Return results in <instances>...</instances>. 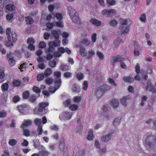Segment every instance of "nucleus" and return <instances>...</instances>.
I'll list each match as a JSON object with an SVG mask.
<instances>
[{
	"instance_id": "nucleus-1",
	"label": "nucleus",
	"mask_w": 156,
	"mask_h": 156,
	"mask_svg": "<svg viewBox=\"0 0 156 156\" xmlns=\"http://www.w3.org/2000/svg\"><path fill=\"white\" fill-rule=\"evenodd\" d=\"M147 136L144 143L145 148L148 150L154 149L156 146V136L153 135L151 133H148Z\"/></svg>"
},
{
	"instance_id": "nucleus-2",
	"label": "nucleus",
	"mask_w": 156,
	"mask_h": 156,
	"mask_svg": "<svg viewBox=\"0 0 156 156\" xmlns=\"http://www.w3.org/2000/svg\"><path fill=\"white\" fill-rule=\"evenodd\" d=\"M11 29L8 28L6 31V34L7 36L8 41H5L6 46L8 47L12 46L14 44L17 40V35L15 32H12L10 35Z\"/></svg>"
},
{
	"instance_id": "nucleus-3",
	"label": "nucleus",
	"mask_w": 156,
	"mask_h": 156,
	"mask_svg": "<svg viewBox=\"0 0 156 156\" xmlns=\"http://www.w3.org/2000/svg\"><path fill=\"white\" fill-rule=\"evenodd\" d=\"M48 102L43 101L39 103L38 105V108L37 113L38 114L43 115L48 111V109L46 108L48 106Z\"/></svg>"
},
{
	"instance_id": "nucleus-4",
	"label": "nucleus",
	"mask_w": 156,
	"mask_h": 156,
	"mask_svg": "<svg viewBox=\"0 0 156 156\" xmlns=\"http://www.w3.org/2000/svg\"><path fill=\"white\" fill-rule=\"evenodd\" d=\"M68 11L70 17L74 23L79 22V19L76 10L71 6L68 7Z\"/></svg>"
},
{
	"instance_id": "nucleus-5",
	"label": "nucleus",
	"mask_w": 156,
	"mask_h": 156,
	"mask_svg": "<svg viewBox=\"0 0 156 156\" xmlns=\"http://www.w3.org/2000/svg\"><path fill=\"white\" fill-rule=\"evenodd\" d=\"M146 89L147 91L152 92L154 95H156V87H154V85L152 84L151 81H147Z\"/></svg>"
},
{
	"instance_id": "nucleus-6",
	"label": "nucleus",
	"mask_w": 156,
	"mask_h": 156,
	"mask_svg": "<svg viewBox=\"0 0 156 156\" xmlns=\"http://www.w3.org/2000/svg\"><path fill=\"white\" fill-rule=\"evenodd\" d=\"M114 130L112 129L108 133V134L106 135H104L101 138V140L103 142H108L112 138V136L114 133Z\"/></svg>"
},
{
	"instance_id": "nucleus-7",
	"label": "nucleus",
	"mask_w": 156,
	"mask_h": 156,
	"mask_svg": "<svg viewBox=\"0 0 156 156\" xmlns=\"http://www.w3.org/2000/svg\"><path fill=\"white\" fill-rule=\"evenodd\" d=\"M73 114L69 113L68 112H64L63 113L60 114L59 117L62 119H69L72 118Z\"/></svg>"
},
{
	"instance_id": "nucleus-8",
	"label": "nucleus",
	"mask_w": 156,
	"mask_h": 156,
	"mask_svg": "<svg viewBox=\"0 0 156 156\" xmlns=\"http://www.w3.org/2000/svg\"><path fill=\"white\" fill-rule=\"evenodd\" d=\"M28 44V48L31 51H34L35 47L34 45L35 43L34 39L32 37L29 38L27 40Z\"/></svg>"
},
{
	"instance_id": "nucleus-9",
	"label": "nucleus",
	"mask_w": 156,
	"mask_h": 156,
	"mask_svg": "<svg viewBox=\"0 0 156 156\" xmlns=\"http://www.w3.org/2000/svg\"><path fill=\"white\" fill-rule=\"evenodd\" d=\"M52 72V71L51 68H48L45 70L44 73L38 74L37 78H44V77H48L51 74Z\"/></svg>"
},
{
	"instance_id": "nucleus-10",
	"label": "nucleus",
	"mask_w": 156,
	"mask_h": 156,
	"mask_svg": "<svg viewBox=\"0 0 156 156\" xmlns=\"http://www.w3.org/2000/svg\"><path fill=\"white\" fill-rule=\"evenodd\" d=\"M115 10L114 9H111L110 10L105 9L103 10L101 12L102 14L109 16L114 15L115 13Z\"/></svg>"
},
{
	"instance_id": "nucleus-11",
	"label": "nucleus",
	"mask_w": 156,
	"mask_h": 156,
	"mask_svg": "<svg viewBox=\"0 0 156 156\" xmlns=\"http://www.w3.org/2000/svg\"><path fill=\"white\" fill-rule=\"evenodd\" d=\"M65 48L63 47H60L58 48L57 51L54 53V56L59 57L61 56L62 53L65 52Z\"/></svg>"
},
{
	"instance_id": "nucleus-12",
	"label": "nucleus",
	"mask_w": 156,
	"mask_h": 156,
	"mask_svg": "<svg viewBox=\"0 0 156 156\" xmlns=\"http://www.w3.org/2000/svg\"><path fill=\"white\" fill-rule=\"evenodd\" d=\"M27 105L23 104L18 106V109L21 113L25 114L27 109Z\"/></svg>"
},
{
	"instance_id": "nucleus-13",
	"label": "nucleus",
	"mask_w": 156,
	"mask_h": 156,
	"mask_svg": "<svg viewBox=\"0 0 156 156\" xmlns=\"http://www.w3.org/2000/svg\"><path fill=\"white\" fill-rule=\"evenodd\" d=\"M128 27L121 26L119 30L118 33L120 34H125L127 33L129 30Z\"/></svg>"
},
{
	"instance_id": "nucleus-14",
	"label": "nucleus",
	"mask_w": 156,
	"mask_h": 156,
	"mask_svg": "<svg viewBox=\"0 0 156 156\" xmlns=\"http://www.w3.org/2000/svg\"><path fill=\"white\" fill-rule=\"evenodd\" d=\"M76 47L80 48V55L82 56H85L86 53L85 52V49L81 45V44H77L76 45Z\"/></svg>"
},
{
	"instance_id": "nucleus-15",
	"label": "nucleus",
	"mask_w": 156,
	"mask_h": 156,
	"mask_svg": "<svg viewBox=\"0 0 156 156\" xmlns=\"http://www.w3.org/2000/svg\"><path fill=\"white\" fill-rule=\"evenodd\" d=\"M65 140L62 138L60 140L59 142V148L60 150L62 151H65V148H66V149L67 148V146L65 144Z\"/></svg>"
},
{
	"instance_id": "nucleus-16",
	"label": "nucleus",
	"mask_w": 156,
	"mask_h": 156,
	"mask_svg": "<svg viewBox=\"0 0 156 156\" xmlns=\"http://www.w3.org/2000/svg\"><path fill=\"white\" fill-rule=\"evenodd\" d=\"M51 33L55 39H58L59 38L61 32L58 30H52L51 31Z\"/></svg>"
},
{
	"instance_id": "nucleus-17",
	"label": "nucleus",
	"mask_w": 156,
	"mask_h": 156,
	"mask_svg": "<svg viewBox=\"0 0 156 156\" xmlns=\"http://www.w3.org/2000/svg\"><path fill=\"white\" fill-rule=\"evenodd\" d=\"M119 105L118 101L116 99H112L110 101V105L114 108H116Z\"/></svg>"
},
{
	"instance_id": "nucleus-18",
	"label": "nucleus",
	"mask_w": 156,
	"mask_h": 156,
	"mask_svg": "<svg viewBox=\"0 0 156 156\" xmlns=\"http://www.w3.org/2000/svg\"><path fill=\"white\" fill-rule=\"evenodd\" d=\"M98 88L103 94L105 92L109 89L108 86L106 84H104L103 85L101 86Z\"/></svg>"
},
{
	"instance_id": "nucleus-19",
	"label": "nucleus",
	"mask_w": 156,
	"mask_h": 156,
	"mask_svg": "<svg viewBox=\"0 0 156 156\" xmlns=\"http://www.w3.org/2000/svg\"><path fill=\"white\" fill-rule=\"evenodd\" d=\"M32 124V122L30 120H25L23 123H22V125L20 126V128L23 129L26 126L31 125Z\"/></svg>"
},
{
	"instance_id": "nucleus-20",
	"label": "nucleus",
	"mask_w": 156,
	"mask_h": 156,
	"mask_svg": "<svg viewBox=\"0 0 156 156\" xmlns=\"http://www.w3.org/2000/svg\"><path fill=\"white\" fill-rule=\"evenodd\" d=\"M83 130V126L82 123L78 124L76 128V132L80 134L82 133Z\"/></svg>"
},
{
	"instance_id": "nucleus-21",
	"label": "nucleus",
	"mask_w": 156,
	"mask_h": 156,
	"mask_svg": "<svg viewBox=\"0 0 156 156\" xmlns=\"http://www.w3.org/2000/svg\"><path fill=\"white\" fill-rule=\"evenodd\" d=\"M89 133L87 137V139L89 140H92L94 138V136L93 134V131L92 129H90L88 131Z\"/></svg>"
},
{
	"instance_id": "nucleus-22",
	"label": "nucleus",
	"mask_w": 156,
	"mask_h": 156,
	"mask_svg": "<svg viewBox=\"0 0 156 156\" xmlns=\"http://www.w3.org/2000/svg\"><path fill=\"white\" fill-rule=\"evenodd\" d=\"M72 90L74 93H78L80 90L79 85L76 83H74L72 86Z\"/></svg>"
},
{
	"instance_id": "nucleus-23",
	"label": "nucleus",
	"mask_w": 156,
	"mask_h": 156,
	"mask_svg": "<svg viewBox=\"0 0 156 156\" xmlns=\"http://www.w3.org/2000/svg\"><path fill=\"white\" fill-rule=\"evenodd\" d=\"M124 60V58L120 57H113L111 59V62L112 63L116 62H121Z\"/></svg>"
},
{
	"instance_id": "nucleus-24",
	"label": "nucleus",
	"mask_w": 156,
	"mask_h": 156,
	"mask_svg": "<svg viewBox=\"0 0 156 156\" xmlns=\"http://www.w3.org/2000/svg\"><path fill=\"white\" fill-rule=\"evenodd\" d=\"M94 51L91 50L86 53L85 56L86 58L90 59V58L91 57L94 56Z\"/></svg>"
},
{
	"instance_id": "nucleus-25",
	"label": "nucleus",
	"mask_w": 156,
	"mask_h": 156,
	"mask_svg": "<svg viewBox=\"0 0 156 156\" xmlns=\"http://www.w3.org/2000/svg\"><path fill=\"white\" fill-rule=\"evenodd\" d=\"M50 43L53 46L58 47L60 45V41L58 39H56L53 42H51Z\"/></svg>"
},
{
	"instance_id": "nucleus-26",
	"label": "nucleus",
	"mask_w": 156,
	"mask_h": 156,
	"mask_svg": "<svg viewBox=\"0 0 156 156\" xmlns=\"http://www.w3.org/2000/svg\"><path fill=\"white\" fill-rule=\"evenodd\" d=\"M60 79H58L57 80L55 81V82L54 87L57 89L59 87L61 84L62 81Z\"/></svg>"
},
{
	"instance_id": "nucleus-27",
	"label": "nucleus",
	"mask_w": 156,
	"mask_h": 156,
	"mask_svg": "<svg viewBox=\"0 0 156 156\" xmlns=\"http://www.w3.org/2000/svg\"><path fill=\"white\" fill-rule=\"evenodd\" d=\"M6 9L9 11H13L15 9V6L12 4H9L6 6Z\"/></svg>"
},
{
	"instance_id": "nucleus-28",
	"label": "nucleus",
	"mask_w": 156,
	"mask_h": 156,
	"mask_svg": "<svg viewBox=\"0 0 156 156\" xmlns=\"http://www.w3.org/2000/svg\"><path fill=\"white\" fill-rule=\"evenodd\" d=\"M90 21L93 24L97 26H100L101 25L100 21L97 20L92 19Z\"/></svg>"
},
{
	"instance_id": "nucleus-29",
	"label": "nucleus",
	"mask_w": 156,
	"mask_h": 156,
	"mask_svg": "<svg viewBox=\"0 0 156 156\" xmlns=\"http://www.w3.org/2000/svg\"><path fill=\"white\" fill-rule=\"evenodd\" d=\"M2 90L5 91L7 90L9 88V84L8 83H3L1 86Z\"/></svg>"
},
{
	"instance_id": "nucleus-30",
	"label": "nucleus",
	"mask_w": 156,
	"mask_h": 156,
	"mask_svg": "<svg viewBox=\"0 0 156 156\" xmlns=\"http://www.w3.org/2000/svg\"><path fill=\"white\" fill-rule=\"evenodd\" d=\"M26 21L27 24H32L34 22L33 19L31 17L29 16L26 17Z\"/></svg>"
},
{
	"instance_id": "nucleus-31",
	"label": "nucleus",
	"mask_w": 156,
	"mask_h": 156,
	"mask_svg": "<svg viewBox=\"0 0 156 156\" xmlns=\"http://www.w3.org/2000/svg\"><path fill=\"white\" fill-rule=\"evenodd\" d=\"M88 87V82L87 80H84L83 84V89L84 91H86Z\"/></svg>"
},
{
	"instance_id": "nucleus-32",
	"label": "nucleus",
	"mask_w": 156,
	"mask_h": 156,
	"mask_svg": "<svg viewBox=\"0 0 156 156\" xmlns=\"http://www.w3.org/2000/svg\"><path fill=\"white\" fill-rule=\"evenodd\" d=\"M39 154L41 156H48L49 153L48 151L42 150L39 153Z\"/></svg>"
},
{
	"instance_id": "nucleus-33",
	"label": "nucleus",
	"mask_w": 156,
	"mask_h": 156,
	"mask_svg": "<svg viewBox=\"0 0 156 156\" xmlns=\"http://www.w3.org/2000/svg\"><path fill=\"white\" fill-rule=\"evenodd\" d=\"M81 97L79 96H76L74 97L73 101L75 102L79 103L81 100Z\"/></svg>"
},
{
	"instance_id": "nucleus-34",
	"label": "nucleus",
	"mask_w": 156,
	"mask_h": 156,
	"mask_svg": "<svg viewBox=\"0 0 156 156\" xmlns=\"http://www.w3.org/2000/svg\"><path fill=\"white\" fill-rule=\"evenodd\" d=\"M127 97H124L122 98L121 99V101L122 105L124 106H125L127 105Z\"/></svg>"
},
{
	"instance_id": "nucleus-35",
	"label": "nucleus",
	"mask_w": 156,
	"mask_h": 156,
	"mask_svg": "<svg viewBox=\"0 0 156 156\" xmlns=\"http://www.w3.org/2000/svg\"><path fill=\"white\" fill-rule=\"evenodd\" d=\"M103 93L98 88H97L96 91V95L97 98H99L101 96Z\"/></svg>"
},
{
	"instance_id": "nucleus-36",
	"label": "nucleus",
	"mask_w": 156,
	"mask_h": 156,
	"mask_svg": "<svg viewBox=\"0 0 156 156\" xmlns=\"http://www.w3.org/2000/svg\"><path fill=\"white\" fill-rule=\"evenodd\" d=\"M17 143V141L14 139H11L9 141V144L10 145L13 146Z\"/></svg>"
},
{
	"instance_id": "nucleus-37",
	"label": "nucleus",
	"mask_w": 156,
	"mask_h": 156,
	"mask_svg": "<svg viewBox=\"0 0 156 156\" xmlns=\"http://www.w3.org/2000/svg\"><path fill=\"white\" fill-rule=\"evenodd\" d=\"M7 111L5 110H2L0 111V118H4L6 116Z\"/></svg>"
},
{
	"instance_id": "nucleus-38",
	"label": "nucleus",
	"mask_w": 156,
	"mask_h": 156,
	"mask_svg": "<svg viewBox=\"0 0 156 156\" xmlns=\"http://www.w3.org/2000/svg\"><path fill=\"white\" fill-rule=\"evenodd\" d=\"M34 123L35 125L38 126H41V124L42 122H41V119H35L34 120Z\"/></svg>"
},
{
	"instance_id": "nucleus-39",
	"label": "nucleus",
	"mask_w": 156,
	"mask_h": 156,
	"mask_svg": "<svg viewBox=\"0 0 156 156\" xmlns=\"http://www.w3.org/2000/svg\"><path fill=\"white\" fill-rule=\"evenodd\" d=\"M82 43L85 44L86 46H88L90 44V41L87 38H84L83 40Z\"/></svg>"
},
{
	"instance_id": "nucleus-40",
	"label": "nucleus",
	"mask_w": 156,
	"mask_h": 156,
	"mask_svg": "<svg viewBox=\"0 0 156 156\" xmlns=\"http://www.w3.org/2000/svg\"><path fill=\"white\" fill-rule=\"evenodd\" d=\"M69 108L73 111H75L78 108V106L76 104H73L70 106Z\"/></svg>"
},
{
	"instance_id": "nucleus-41",
	"label": "nucleus",
	"mask_w": 156,
	"mask_h": 156,
	"mask_svg": "<svg viewBox=\"0 0 156 156\" xmlns=\"http://www.w3.org/2000/svg\"><path fill=\"white\" fill-rule=\"evenodd\" d=\"M128 20L126 19H124L122 20L121 21V26L124 27H128L127 25Z\"/></svg>"
},
{
	"instance_id": "nucleus-42",
	"label": "nucleus",
	"mask_w": 156,
	"mask_h": 156,
	"mask_svg": "<svg viewBox=\"0 0 156 156\" xmlns=\"http://www.w3.org/2000/svg\"><path fill=\"white\" fill-rule=\"evenodd\" d=\"M23 134L24 135L27 137H28L30 135V131L27 129H23Z\"/></svg>"
},
{
	"instance_id": "nucleus-43",
	"label": "nucleus",
	"mask_w": 156,
	"mask_h": 156,
	"mask_svg": "<svg viewBox=\"0 0 156 156\" xmlns=\"http://www.w3.org/2000/svg\"><path fill=\"white\" fill-rule=\"evenodd\" d=\"M141 79H124V80L125 82H132L134 80L136 81L141 80Z\"/></svg>"
},
{
	"instance_id": "nucleus-44",
	"label": "nucleus",
	"mask_w": 156,
	"mask_h": 156,
	"mask_svg": "<svg viewBox=\"0 0 156 156\" xmlns=\"http://www.w3.org/2000/svg\"><path fill=\"white\" fill-rule=\"evenodd\" d=\"M121 120V118H115L113 122V124L114 125L117 126L118 124L120 122V120Z\"/></svg>"
},
{
	"instance_id": "nucleus-45",
	"label": "nucleus",
	"mask_w": 156,
	"mask_h": 156,
	"mask_svg": "<svg viewBox=\"0 0 156 156\" xmlns=\"http://www.w3.org/2000/svg\"><path fill=\"white\" fill-rule=\"evenodd\" d=\"M33 90L35 93L39 94L41 91V90L37 86H34L33 88Z\"/></svg>"
},
{
	"instance_id": "nucleus-46",
	"label": "nucleus",
	"mask_w": 156,
	"mask_h": 156,
	"mask_svg": "<svg viewBox=\"0 0 156 156\" xmlns=\"http://www.w3.org/2000/svg\"><path fill=\"white\" fill-rule=\"evenodd\" d=\"M97 56L101 60H102L104 59V56L101 52L99 51H97Z\"/></svg>"
},
{
	"instance_id": "nucleus-47",
	"label": "nucleus",
	"mask_w": 156,
	"mask_h": 156,
	"mask_svg": "<svg viewBox=\"0 0 156 156\" xmlns=\"http://www.w3.org/2000/svg\"><path fill=\"white\" fill-rule=\"evenodd\" d=\"M7 98L4 96H2L1 103L3 105H5L6 103Z\"/></svg>"
},
{
	"instance_id": "nucleus-48",
	"label": "nucleus",
	"mask_w": 156,
	"mask_h": 156,
	"mask_svg": "<svg viewBox=\"0 0 156 156\" xmlns=\"http://www.w3.org/2000/svg\"><path fill=\"white\" fill-rule=\"evenodd\" d=\"M140 20L144 22H145L146 21V15L144 13L141 14L140 18Z\"/></svg>"
},
{
	"instance_id": "nucleus-49",
	"label": "nucleus",
	"mask_w": 156,
	"mask_h": 156,
	"mask_svg": "<svg viewBox=\"0 0 156 156\" xmlns=\"http://www.w3.org/2000/svg\"><path fill=\"white\" fill-rule=\"evenodd\" d=\"M23 98L24 99H27L29 97L30 95L29 92L28 91L24 92L23 94Z\"/></svg>"
},
{
	"instance_id": "nucleus-50",
	"label": "nucleus",
	"mask_w": 156,
	"mask_h": 156,
	"mask_svg": "<svg viewBox=\"0 0 156 156\" xmlns=\"http://www.w3.org/2000/svg\"><path fill=\"white\" fill-rule=\"evenodd\" d=\"M39 47L41 48H44L46 47V44L44 41H41L39 43Z\"/></svg>"
},
{
	"instance_id": "nucleus-51",
	"label": "nucleus",
	"mask_w": 156,
	"mask_h": 156,
	"mask_svg": "<svg viewBox=\"0 0 156 156\" xmlns=\"http://www.w3.org/2000/svg\"><path fill=\"white\" fill-rule=\"evenodd\" d=\"M54 25H56L57 26L59 27H62L63 26L62 22L60 20L58 21L57 22H54Z\"/></svg>"
},
{
	"instance_id": "nucleus-52",
	"label": "nucleus",
	"mask_w": 156,
	"mask_h": 156,
	"mask_svg": "<svg viewBox=\"0 0 156 156\" xmlns=\"http://www.w3.org/2000/svg\"><path fill=\"white\" fill-rule=\"evenodd\" d=\"M9 65L11 66H14L15 64V60L13 58H12L9 60Z\"/></svg>"
},
{
	"instance_id": "nucleus-53",
	"label": "nucleus",
	"mask_w": 156,
	"mask_h": 156,
	"mask_svg": "<svg viewBox=\"0 0 156 156\" xmlns=\"http://www.w3.org/2000/svg\"><path fill=\"white\" fill-rule=\"evenodd\" d=\"M55 16L57 19L58 20H61L62 19V16L61 14L59 13H56L55 14Z\"/></svg>"
},
{
	"instance_id": "nucleus-54",
	"label": "nucleus",
	"mask_w": 156,
	"mask_h": 156,
	"mask_svg": "<svg viewBox=\"0 0 156 156\" xmlns=\"http://www.w3.org/2000/svg\"><path fill=\"white\" fill-rule=\"evenodd\" d=\"M75 75L77 78H83V74L81 72H77L76 73Z\"/></svg>"
},
{
	"instance_id": "nucleus-55",
	"label": "nucleus",
	"mask_w": 156,
	"mask_h": 156,
	"mask_svg": "<svg viewBox=\"0 0 156 156\" xmlns=\"http://www.w3.org/2000/svg\"><path fill=\"white\" fill-rule=\"evenodd\" d=\"M121 42H122V40H115L114 42V44L115 45V48H117L119 46V44H120Z\"/></svg>"
},
{
	"instance_id": "nucleus-56",
	"label": "nucleus",
	"mask_w": 156,
	"mask_h": 156,
	"mask_svg": "<svg viewBox=\"0 0 156 156\" xmlns=\"http://www.w3.org/2000/svg\"><path fill=\"white\" fill-rule=\"evenodd\" d=\"M20 100V97L18 95L15 96L13 98V101L14 103H16L19 101Z\"/></svg>"
},
{
	"instance_id": "nucleus-57",
	"label": "nucleus",
	"mask_w": 156,
	"mask_h": 156,
	"mask_svg": "<svg viewBox=\"0 0 156 156\" xmlns=\"http://www.w3.org/2000/svg\"><path fill=\"white\" fill-rule=\"evenodd\" d=\"M53 79H47L45 80L46 83L48 85H50L53 83Z\"/></svg>"
},
{
	"instance_id": "nucleus-58",
	"label": "nucleus",
	"mask_w": 156,
	"mask_h": 156,
	"mask_svg": "<svg viewBox=\"0 0 156 156\" xmlns=\"http://www.w3.org/2000/svg\"><path fill=\"white\" fill-rule=\"evenodd\" d=\"M117 22L114 20H111L110 22V25L113 27H115L117 25Z\"/></svg>"
},
{
	"instance_id": "nucleus-59",
	"label": "nucleus",
	"mask_w": 156,
	"mask_h": 156,
	"mask_svg": "<svg viewBox=\"0 0 156 156\" xmlns=\"http://www.w3.org/2000/svg\"><path fill=\"white\" fill-rule=\"evenodd\" d=\"M140 74L142 78H147L148 77L146 72L144 71L141 70Z\"/></svg>"
},
{
	"instance_id": "nucleus-60",
	"label": "nucleus",
	"mask_w": 156,
	"mask_h": 156,
	"mask_svg": "<svg viewBox=\"0 0 156 156\" xmlns=\"http://www.w3.org/2000/svg\"><path fill=\"white\" fill-rule=\"evenodd\" d=\"M71 101L70 99H68L65 101L63 103L64 105L65 106H67L69 105L70 104Z\"/></svg>"
},
{
	"instance_id": "nucleus-61",
	"label": "nucleus",
	"mask_w": 156,
	"mask_h": 156,
	"mask_svg": "<svg viewBox=\"0 0 156 156\" xmlns=\"http://www.w3.org/2000/svg\"><path fill=\"white\" fill-rule=\"evenodd\" d=\"M38 66L39 68L41 69H44L45 67V66L44 63L42 62L39 63L38 65Z\"/></svg>"
},
{
	"instance_id": "nucleus-62",
	"label": "nucleus",
	"mask_w": 156,
	"mask_h": 156,
	"mask_svg": "<svg viewBox=\"0 0 156 156\" xmlns=\"http://www.w3.org/2000/svg\"><path fill=\"white\" fill-rule=\"evenodd\" d=\"M109 82L112 85L115 86V87H116L117 84L115 83L114 80H113V79H109Z\"/></svg>"
},
{
	"instance_id": "nucleus-63",
	"label": "nucleus",
	"mask_w": 156,
	"mask_h": 156,
	"mask_svg": "<svg viewBox=\"0 0 156 156\" xmlns=\"http://www.w3.org/2000/svg\"><path fill=\"white\" fill-rule=\"evenodd\" d=\"M13 84L14 85L16 86H19L20 85V82L19 80H15L13 82Z\"/></svg>"
},
{
	"instance_id": "nucleus-64",
	"label": "nucleus",
	"mask_w": 156,
	"mask_h": 156,
	"mask_svg": "<svg viewBox=\"0 0 156 156\" xmlns=\"http://www.w3.org/2000/svg\"><path fill=\"white\" fill-rule=\"evenodd\" d=\"M1 156H9V152L7 150L4 151Z\"/></svg>"
}]
</instances>
